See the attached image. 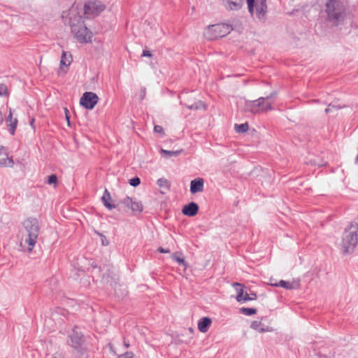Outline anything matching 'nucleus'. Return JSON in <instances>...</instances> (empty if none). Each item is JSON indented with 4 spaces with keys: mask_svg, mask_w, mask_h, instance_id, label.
Masks as SVG:
<instances>
[{
    "mask_svg": "<svg viewBox=\"0 0 358 358\" xmlns=\"http://www.w3.org/2000/svg\"><path fill=\"white\" fill-rule=\"evenodd\" d=\"M8 94V89L5 84H0V96H6Z\"/></svg>",
    "mask_w": 358,
    "mask_h": 358,
    "instance_id": "nucleus-32",
    "label": "nucleus"
},
{
    "mask_svg": "<svg viewBox=\"0 0 358 358\" xmlns=\"http://www.w3.org/2000/svg\"><path fill=\"white\" fill-rule=\"evenodd\" d=\"M248 11L260 21H265L268 11L266 0H246Z\"/></svg>",
    "mask_w": 358,
    "mask_h": 358,
    "instance_id": "nucleus-6",
    "label": "nucleus"
},
{
    "mask_svg": "<svg viewBox=\"0 0 358 358\" xmlns=\"http://www.w3.org/2000/svg\"><path fill=\"white\" fill-rule=\"evenodd\" d=\"M4 120V116L1 112H0V124H2Z\"/></svg>",
    "mask_w": 358,
    "mask_h": 358,
    "instance_id": "nucleus-39",
    "label": "nucleus"
},
{
    "mask_svg": "<svg viewBox=\"0 0 358 358\" xmlns=\"http://www.w3.org/2000/svg\"><path fill=\"white\" fill-rule=\"evenodd\" d=\"M355 163L356 164H358V155H357L356 157V159H355Z\"/></svg>",
    "mask_w": 358,
    "mask_h": 358,
    "instance_id": "nucleus-43",
    "label": "nucleus"
},
{
    "mask_svg": "<svg viewBox=\"0 0 358 358\" xmlns=\"http://www.w3.org/2000/svg\"><path fill=\"white\" fill-rule=\"evenodd\" d=\"M54 358H57V357H54Z\"/></svg>",
    "mask_w": 358,
    "mask_h": 358,
    "instance_id": "nucleus-46",
    "label": "nucleus"
},
{
    "mask_svg": "<svg viewBox=\"0 0 358 358\" xmlns=\"http://www.w3.org/2000/svg\"><path fill=\"white\" fill-rule=\"evenodd\" d=\"M47 182L49 184V185H52V184H57V177L56 175L55 174H52V175H50V176H48V181Z\"/></svg>",
    "mask_w": 358,
    "mask_h": 358,
    "instance_id": "nucleus-31",
    "label": "nucleus"
},
{
    "mask_svg": "<svg viewBox=\"0 0 358 358\" xmlns=\"http://www.w3.org/2000/svg\"><path fill=\"white\" fill-rule=\"evenodd\" d=\"M104 242H105V240L102 239V244L105 245Z\"/></svg>",
    "mask_w": 358,
    "mask_h": 358,
    "instance_id": "nucleus-45",
    "label": "nucleus"
},
{
    "mask_svg": "<svg viewBox=\"0 0 358 358\" xmlns=\"http://www.w3.org/2000/svg\"><path fill=\"white\" fill-rule=\"evenodd\" d=\"M72 58L71 55H69V56L66 55V52L63 51L62 54V57L60 60V66H68L71 63Z\"/></svg>",
    "mask_w": 358,
    "mask_h": 358,
    "instance_id": "nucleus-22",
    "label": "nucleus"
},
{
    "mask_svg": "<svg viewBox=\"0 0 358 358\" xmlns=\"http://www.w3.org/2000/svg\"><path fill=\"white\" fill-rule=\"evenodd\" d=\"M34 120L33 119L31 122H30V124L34 127Z\"/></svg>",
    "mask_w": 358,
    "mask_h": 358,
    "instance_id": "nucleus-42",
    "label": "nucleus"
},
{
    "mask_svg": "<svg viewBox=\"0 0 358 358\" xmlns=\"http://www.w3.org/2000/svg\"><path fill=\"white\" fill-rule=\"evenodd\" d=\"M331 107H333V108H336L334 106H332L331 104H329L328 106V107L325 109V113L327 114L329 113L330 110H331Z\"/></svg>",
    "mask_w": 358,
    "mask_h": 358,
    "instance_id": "nucleus-38",
    "label": "nucleus"
},
{
    "mask_svg": "<svg viewBox=\"0 0 358 358\" xmlns=\"http://www.w3.org/2000/svg\"><path fill=\"white\" fill-rule=\"evenodd\" d=\"M183 152L182 149L178 150H166L162 149L160 152L165 157H177Z\"/></svg>",
    "mask_w": 358,
    "mask_h": 358,
    "instance_id": "nucleus-21",
    "label": "nucleus"
},
{
    "mask_svg": "<svg viewBox=\"0 0 358 358\" xmlns=\"http://www.w3.org/2000/svg\"><path fill=\"white\" fill-rule=\"evenodd\" d=\"M199 212V206L194 202H190L188 204L184 206L182 210V213L187 216L194 217Z\"/></svg>",
    "mask_w": 358,
    "mask_h": 358,
    "instance_id": "nucleus-13",
    "label": "nucleus"
},
{
    "mask_svg": "<svg viewBox=\"0 0 358 358\" xmlns=\"http://www.w3.org/2000/svg\"><path fill=\"white\" fill-rule=\"evenodd\" d=\"M105 6L99 0H89L84 6V15L87 18L99 15L105 9Z\"/></svg>",
    "mask_w": 358,
    "mask_h": 358,
    "instance_id": "nucleus-7",
    "label": "nucleus"
},
{
    "mask_svg": "<svg viewBox=\"0 0 358 358\" xmlns=\"http://www.w3.org/2000/svg\"><path fill=\"white\" fill-rule=\"evenodd\" d=\"M250 327L255 330L258 331L259 332H265L268 331L267 329L262 327V323L259 321H253L251 323Z\"/></svg>",
    "mask_w": 358,
    "mask_h": 358,
    "instance_id": "nucleus-27",
    "label": "nucleus"
},
{
    "mask_svg": "<svg viewBox=\"0 0 358 358\" xmlns=\"http://www.w3.org/2000/svg\"><path fill=\"white\" fill-rule=\"evenodd\" d=\"M154 131L156 133L163 134H164V129L162 127L159 125H155L154 127Z\"/></svg>",
    "mask_w": 358,
    "mask_h": 358,
    "instance_id": "nucleus-35",
    "label": "nucleus"
},
{
    "mask_svg": "<svg viewBox=\"0 0 358 358\" xmlns=\"http://www.w3.org/2000/svg\"><path fill=\"white\" fill-rule=\"evenodd\" d=\"M239 312L245 315H252L257 313V309L253 308H241Z\"/></svg>",
    "mask_w": 358,
    "mask_h": 358,
    "instance_id": "nucleus-28",
    "label": "nucleus"
},
{
    "mask_svg": "<svg viewBox=\"0 0 358 358\" xmlns=\"http://www.w3.org/2000/svg\"><path fill=\"white\" fill-rule=\"evenodd\" d=\"M227 8L233 10H239L243 5L244 0H224Z\"/></svg>",
    "mask_w": 358,
    "mask_h": 358,
    "instance_id": "nucleus-18",
    "label": "nucleus"
},
{
    "mask_svg": "<svg viewBox=\"0 0 358 358\" xmlns=\"http://www.w3.org/2000/svg\"><path fill=\"white\" fill-rule=\"evenodd\" d=\"M65 110H66V120H67V122H68V124L69 125V124H70L69 117V115H67L68 110H67L66 108H65Z\"/></svg>",
    "mask_w": 358,
    "mask_h": 358,
    "instance_id": "nucleus-40",
    "label": "nucleus"
},
{
    "mask_svg": "<svg viewBox=\"0 0 358 358\" xmlns=\"http://www.w3.org/2000/svg\"><path fill=\"white\" fill-rule=\"evenodd\" d=\"M118 358H134V354L131 352H126L125 353L120 355Z\"/></svg>",
    "mask_w": 358,
    "mask_h": 358,
    "instance_id": "nucleus-33",
    "label": "nucleus"
},
{
    "mask_svg": "<svg viewBox=\"0 0 358 358\" xmlns=\"http://www.w3.org/2000/svg\"><path fill=\"white\" fill-rule=\"evenodd\" d=\"M358 243V224H351L345 229L341 246L344 254L351 253L354 251Z\"/></svg>",
    "mask_w": 358,
    "mask_h": 358,
    "instance_id": "nucleus-4",
    "label": "nucleus"
},
{
    "mask_svg": "<svg viewBox=\"0 0 358 358\" xmlns=\"http://www.w3.org/2000/svg\"><path fill=\"white\" fill-rule=\"evenodd\" d=\"M13 157H9L7 148L1 146L0 148V167H13Z\"/></svg>",
    "mask_w": 358,
    "mask_h": 358,
    "instance_id": "nucleus-11",
    "label": "nucleus"
},
{
    "mask_svg": "<svg viewBox=\"0 0 358 358\" xmlns=\"http://www.w3.org/2000/svg\"><path fill=\"white\" fill-rule=\"evenodd\" d=\"M101 201L104 206L109 210L114 209L117 207L115 204L111 203L112 199L110 194L107 189H106L103 192V194L101 197Z\"/></svg>",
    "mask_w": 358,
    "mask_h": 358,
    "instance_id": "nucleus-17",
    "label": "nucleus"
},
{
    "mask_svg": "<svg viewBox=\"0 0 358 358\" xmlns=\"http://www.w3.org/2000/svg\"><path fill=\"white\" fill-rule=\"evenodd\" d=\"M327 21L334 26L342 24L347 16V7L342 0H327Z\"/></svg>",
    "mask_w": 358,
    "mask_h": 358,
    "instance_id": "nucleus-2",
    "label": "nucleus"
},
{
    "mask_svg": "<svg viewBox=\"0 0 358 358\" xmlns=\"http://www.w3.org/2000/svg\"><path fill=\"white\" fill-rule=\"evenodd\" d=\"M142 57H152V54L150 51L147 50H143V53H142Z\"/></svg>",
    "mask_w": 358,
    "mask_h": 358,
    "instance_id": "nucleus-36",
    "label": "nucleus"
},
{
    "mask_svg": "<svg viewBox=\"0 0 358 358\" xmlns=\"http://www.w3.org/2000/svg\"><path fill=\"white\" fill-rule=\"evenodd\" d=\"M185 106H187V108H188L189 109H191V110H199V109H202V108L205 109L206 108L204 103L201 101L194 102V103H192V104L185 103Z\"/></svg>",
    "mask_w": 358,
    "mask_h": 358,
    "instance_id": "nucleus-23",
    "label": "nucleus"
},
{
    "mask_svg": "<svg viewBox=\"0 0 358 358\" xmlns=\"http://www.w3.org/2000/svg\"><path fill=\"white\" fill-rule=\"evenodd\" d=\"M129 208L133 211V212H141L143 210V205L141 202H138V201H134L132 199L131 201V203L130 204V207Z\"/></svg>",
    "mask_w": 358,
    "mask_h": 358,
    "instance_id": "nucleus-24",
    "label": "nucleus"
},
{
    "mask_svg": "<svg viewBox=\"0 0 358 358\" xmlns=\"http://www.w3.org/2000/svg\"><path fill=\"white\" fill-rule=\"evenodd\" d=\"M275 94L272 93L269 96H267L266 97H260L259 99H262L261 105L262 108V112H266L268 110H271L273 109L272 108V103L273 101H271V99L274 96Z\"/></svg>",
    "mask_w": 358,
    "mask_h": 358,
    "instance_id": "nucleus-16",
    "label": "nucleus"
},
{
    "mask_svg": "<svg viewBox=\"0 0 358 358\" xmlns=\"http://www.w3.org/2000/svg\"><path fill=\"white\" fill-rule=\"evenodd\" d=\"M104 242H105V240L102 239V244L105 245Z\"/></svg>",
    "mask_w": 358,
    "mask_h": 358,
    "instance_id": "nucleus-44",
    "label": "nucleus"
},
{
    "mask_svg": "<svg viewBox=\"0 0 358 358\" xmlns=\"http://www.w3.org/2000/svg\"><path fill=\"white\" fill-rule=\"evenodd\" d=\"M173 259L177 262L178 264L182 265H185V261L183 258L180 257L178 256H176L175 255L173 256Z\"/></svg>",
    "mask_w": 358,
    "mask_h": 358,
    "instance_id": "nucleus-34",
    "label": "nucleus"
},
{
    "mask_svg": "<svg viewBox=\"0 0 358 358\" xmlns=\"http://www.w3.org/2000/svg\"><path fill=\"white\" fill-rule=\"evenodd\" d=\"M249 128L248 124L247 122L243 124H235V130L237 133L242 134L248 131Z\"/></svg>",
    "mask_w": 358,
    "mask_h": 358,
    "instance_id": "nucleus-26",
    "label": "nucleus"
},
{
    "mask_svg": "<svg viewBox=\"0 0 358 358\" xmlns=\"http://www.w3.org/2000/svg\"><path fill=\"white\" fill-rule=\"evenodd\" d=\"M69 24L75 38L83 43L92 41V33L84 24L83 17L77 7L72 6L69 10Z\"/></svg>",
    "mask_w": 358,
    "mask_h": 358,
    "instance_id": "nucleus-1",
    "label": "nucleus"
},
{
    "mask_svg": "<svg viewBox=\"0 0 358 358\" xmlns=\"http://www.w3.org/2000/svg\"><path fill=\"white\" fill-rule=\"evenodd\" d=\"M124 346L127 348L129 347V343L127 342L125 340H124Z\"/></svg>",
    "mask_w": 358,
    "mask_h": 358,
    "instance_id": "nucleus-41",
    "label": "nucleus"
},
{
    "mask_svg": "<svg viewBox=\"0 0 358 358\" xmlns=\"http://www.w3.org/2000/svg\"><path fill=\"white\" fill-rule=\"evenodd\" d=\"M157 184L162 189L161 192L162 194H165L166 192L170 189L171 183L167 179L164 178L158 179L157 181Z\"/></svg>",
    "mask_w": 358,
    "mask_h": 358,
    "instance_id": "nucleus-20",
    "label": "nucleus"
},
{
    "mask_svg": "<svg viewBox=\"0 0 358 358\" xmlns=\"http://www.w3.org/2000/svg\"><path fill=\"white\" fill-rule=\"evenodd\" d=\"M204 180L201 178H197L192 180L190 182V192L196 194L201 192L203 190Z\"/></svg>",
    "mask_w": 358,
    "mask_h": 358,
    "instance_id": "nucleus-14",
    "label": "nucleus"
},
{
    "mask_svg": "<svg viewBox=\"0 0 358 358\" xmlns=\"http://www.w3.org/2000/svg\"><path fill=\"white\" fill-rule=\"evenodd\" d=\"M274 287H282L286 289H292L293 288V285L289 282L281 280L278 283H275L272 285Z\"/></svg>",
    "mask_w": 358,
    "mask_h": 358,
    "instance_id": "nucleus-25",
    "label": "nucleus"
},
{
    "mask_svg": "<svg viewBox=\"0 0 358 358\" xmlns=\"http://www.w3.org/2000/svg\"><path fill=\"white\" fill-rule=\"evenodd\" d=\"M99 101L98 96L92 92H85L80 99V103L86 109L92 110Z\"/></svg>",
    "mask_w": 358,
    "mask_h": 358,
    "instance_id": "nucleus-8",
    "label": "nucleus"
},
{
    "mask_svg": "<svg viewBox=\"0 0 358 358\" xmlns=\"http://www.w3.org/2000/svg\"><path fill=\"white\" fill-rule=\"evenodd\" d=\"M261 100L262 99H257L255 101H246L244 106L245 111L250 112L253 114L262 113V108H261Z\"/></svg>",
    "mask_w": 358,
    "mask_h": 358,
    "instance_id": "nucleus-10",
    "label": "nucleus"
},
{
    "mask_svg": "<svg viewBox=\"0 0 358 358\" xmlns=\"http://www.w3.org/2000/svg\"><path fill=\"white\" fill-rule=\"evenodd\" d=\"M24 231H22L20 246L26 247L31 252L35 246L39 234L38 220L34 218H28L23 222Z\"/></svg>",
    "mask_w": 358,
    "mask_h": 358,
    "instance_id": "nucleus-3",
    "label": "nucleus"
},
{
    "mask_svg": "<svg viewBox=\"0 0 358 358\" xmlns=\"http://www.w3.org/2000/svg\"><path fill=\"white\" fill-rule=\"evenodd\" d=\"M233 286L237 290L236 300L238 302H241L242 301H252V300H255L257 299V294L254 292H252L250 294H248V293H245V294H243V289L242 288V285L241 283L234 282L233 284Z\"/></svg>",
    "mask_w": 358,
    "mask_h": 358,
    "instance_id": "nucleus-9",
    "label": "nucleus"
},
{
    "mask_svg": "<svg viewBox=\"0 0 358 358\" xmlns=\"http://www.w3.org/2000/svg\"><path fill=\"white\" fill-rule=\"evenodd\" d=\"M211 322V320L209 317H203L198 322V329L202 333H206L208 330Z\"/></svg>",
    "mask_w": 358,
    "mask_h": 358,
    "instance_id": "nucleus-19",
    "label": "nucleus"
},
{
    "mask_svg": "<svg viewBox=\"0 0 358 358\" xmlns=\"http://www.w3.org/2000/svg\"><path fill=\"white\" fill-rule=\"evenodd\" d=\"M232 30L231 25L227 24H216L210 25L205 30L204 36L208 40H216L229 34Z\"/></svg>",
    "mask_w": 358,
    "mask_h": 358,
    "instance_id": "nucleus-5",
    "label": "nucleus"
},
{
    "mask_svg": "<svg viewBox=\"0 0 358 358\" xmlns=\"http://www.w3.org/2000/svg\"><path fill=\"white\" fill-rule=\"evenodd\" d=\"M131 201H132L131 198L127 196L124 199H123L122 200H121L120 203L123 204L124 206L129 208L130 204L131 203Z\"/></svg>",
    "mask_w": 358,
    "mask_h": 358,
    "instance_id": "nucleus-30",
    "label": "nucleus"
},
{
    "mask_svg": "<svg viewBox=\"0 0 358 358\" xmlns=\"http://www.w3.org/2000/svg\"><path fill=\"white\" fill-rule=\"evenodd\" d=\"M8 131L11 135H14L17 124V118L13 117L11 109L9 110V114L6 119Z\"/></svg>",
    "mask_w": 358,
    "mask_h": 358,
    "instance_id": "nucleus-15",
    "label": "nucleus"
},
{
    "mask_svg": "<svg viewBox=\"0 0 358 358\" xmlns=\"http://www.w3.org/2000/svg\"><path fill=\"white\" fill-rule=\"evenodd\" d=\"M129 183L133 187H137L141 183V180L138 177H134L129 180Z\"/></svg>",
    "mask_w": 358,
    "mask_h": 358,
    "instance_id": "nucleus-29",
    "label": "nucleus"
},
{
    "mask_svg": "<svg viewBox=\"0 0 358 358\" xmlns=\"http://www.w3.org/2000/svg\"><path fill=\"white\" fill-rule=\"evenodd\" d=\"M69 338L71 343V345L74 349L79 350L84 342L83 335L74 328L71 335H69Z\"/></svg>",
    "mask_w": 358,
    "mask_h": 358,
    "instance_id": "nucleus-12",
    "label": "nucleus"
},
{
    "mask_svg": "<svg viewBox=\"0 0 358 358\" xmlns=\"http://www.w3.org/2000/svg\"><path fill=\"white\" fill-rule=\"evenodd\" d=\"M158 251L161 253H169L171 252L169 249H164L162 247L158 248Z\"/></svg>",
    "mask_w": 358,
    "mask_h": 358,
    "instance_id": "nucleus-37",
    "label": "nucleus"
}]
</instances>
